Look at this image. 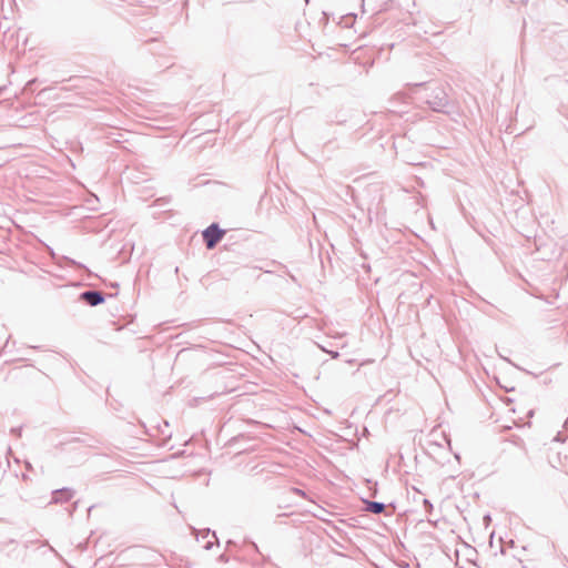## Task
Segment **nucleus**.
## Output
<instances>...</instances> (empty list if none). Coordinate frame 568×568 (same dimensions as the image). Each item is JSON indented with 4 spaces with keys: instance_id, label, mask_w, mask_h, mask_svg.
Here are the masks:
<instances>
[{
    "instance_id": "obj_5",
    "label": "nucleus",
    "mask_w": 568,
    "mask_h": 568,
    "mask_svg": "<svg viewBox=\"0 0 568 568\" xmlns=\"http://www.w3.org/2000/svg\"><path fill=\"white\" fill-rule=\"evenodd\" d=\"M34 82H36V80H34V79L30 80V81L28 82V87H31Z\"/></svg>"
},
{
    "instance_id": "obj_3",
    "label": "nucleus",
    "mask_w": 568,
    "mask_h": 568,
    "mask_svg": "<svg viewBox=\"0 0 568 568\" xmlns=\"http://www.w3.org/2000/svg\"><path fill=\"white\" fill-rule=\"evenodd\" d=\"M385 506L381 503H369L367 509L374 514H379L384 510Z\"/></svg>"
},
{
    "instance_id": "obj_4",
    "label": "nucleus",
    "mask_w": 568,
    "mask_h": 568,
    "mask_svg": "<svg viewBox=\"0 0 568 568\" xmlns=\"http://www.w3.org/2000/svg\"><path fill=\"white\" fill-rule=\"evenodd\" d=\"M531 415H532V412L529 409V410H527V413H526V415H525V416H519V417H518V422H519L520 424H527V423H528V420H529V418L531 417Z\"/></svg>"
},
{
    "instance_id": "obj_2",
    "label": "nucleus",
    "mask_w": 568,
    "mask_h": 568,
    "mask_svg": "<svg viewBox=\"0 0 568 568\" xmlns=\"http://www.w3.org/2000/svg\"><path fill=\"white\" fill-rule=\"evenodd\" d=\"M82 298L92 306L103 302L102 295L98 292H85L82 294Z\"/></svg>"
},
{
    "instance_id": "obj_1",
    "label": "nucleus",
    "mask_w": 568,
    "mask_h": 568,
    "mask_svg": "<svg viewBox=\"0 0 568 568\" xmlns=\"http://www.w3.org/2000/svg\"><path fill=\"white\" fill-rule=\"evenodd\" d=\"M225 231L220 229L217 224L210 225L202 233L206 247L209 250H212L216 245V243L222 240Z\"/></svg>"
}]
</instances>
